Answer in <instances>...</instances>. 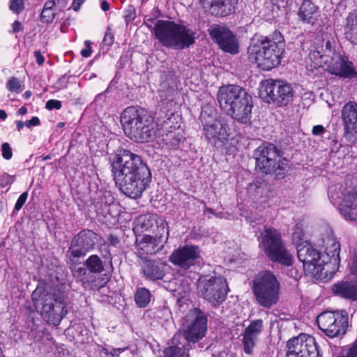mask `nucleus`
Here are the masks:
<instances>
[{
	"label": "nucleus",
	"instance_id": "nucleus-1",
	"mask_svg": "<svg viewBox=\"0 0 357 357\" xmlns=\"http://www.w3.org/2000/svg\"><path fill=\"white\" fill-rule=\"evenodd\" d=\"M112 167L116 185L131 198L140 197L151 182L150 170L142 158L128 150H119Z\"/></svg>",
	"mask_w": 357,
	"mask_h": 357
},
{
	"label": "nucleus",
	"instance_id": "nucleus-2",
	"mask_svg": "<svg viewBox=\"0 0 357 357\" xmlns=\"http://www.w3.org/2000/svg\"><path fill=\"white\" fill-rule=\"evenodd\" d=\"M335 41L329 39L328 34L323 33L314 42L306 61L310 70L326 68L332 75L343 78H353L357 75L352 62L337 53L334 48Z\"/></svg>",
	"mask_w": 357,
	"mask_h": 357
},
{
	"label": "nucleus",
	"instance_id": "nucleus-3",
	"mask_svg": "<svg viewBox=\"0 0 357 357\" xmlns=\"http://www.w3.org/2000/svg\"><path fill=\"white\" fill-rule=\"evenodd\" d=\"M284 52V39L278 32L268 37H253L248 48L250 61L265 70H270L278 66Z\"/></svg>",
	"mask_w": 357,
	"mask_h": 357
},
{
	"label": "nucleus",
	"instance_id": "nucleus-4",
	"mask_svg": "<svg viewBox=\"0 0 357 357\" xmlns=\"http://www.w3.org/2000/svg\"><path fill=\"white\" fill-rule=\"evenodd\" d=\"M121 123L126 135L137 142H150L156 135L153 118L144 109L127 107L121 114Z\"/></svg>",
	"mask_w": 357,
	"mask_h": 357
},
{
	"label": "nucleus",
	"instance_id": "nucleus-5",
	"mask_svg": "<svg viewBox=\"0 0 357 357\" xmlns=\"http://www.w3.org/2000/svg\"><path fill=\"white\" fill-rule=\"evenodd\" d=\"M155 38L163 45L183 50L195 42V32L173 21L158 20L153 28Z\"/></svg>",
	"mask_w": 357,
	"mask_h": 357
},
{
	"label": "nucleus",
	"instance_id": "nucleus-6",
	"mask_svg": "<svg viewBox=\"0 0 357 357\" xmlns=\"http://www.w3.org/2000/svg\"><path fill=\"white\" fill-rule=\"evenodd\" d=\"M32 301L37 311L49 324L59 325L67 314L64 302L48 293L45 287L39 284L32 293Z\"/></svg>",
	"mask_w": 357,
	"mask_h": 357
},
{
	"label": "nucleus",
	"instance_id": "nucleus-7",
	"mask_svg": "<svg viewBox=\"0 0 357 357\" xmlns=\"http://www.w3.org/2000/svg\"><path fill=\"white\" fill-rule=\"evenodd\" d=\"M280 284L275 275L271 271L259 272L253 280V292L257 303L270 308L280 298Z\"/></svg>",
	"mask_w": 357,
	"mask_h": 357
},
{
	"label": "nucleus",
	"instance_id": "nucleus-8",
	"mask_svg": "<svg viewBox=\"0 0 357 357\" xmlns=\"http://www.w3.org/2000/svg\"><path fill=\"white\" fill-rule=\"evenodd\" d=\"M297 255L303 263L305 273L317 279H324L333 275L335 271L321 253L310 243L298 247Z\"/></svg>",
	"mask_w": 357,
	"mask_h": 357
},
{
	"label": "nucleus",
	"instance_id": "nucleus-9",
	"mask_svg": "<svg viewBox=\"0 0 357 357\" xmlns=\"http://www.w3.org/2000/svg\"><path fill=\"white\" fill-rule=\"evenodd\" d=\"M328 196L333 205L347 220L357 221V190L344 184L332 185Z\"/></svg>",
	"mask_w": 357,
	"mask_h": 357
},
{
	"label": "nucleus",
	"instance_id": "nucleus-10",
	"mask_svg": "<svg viewBox=\"0 0 357 357\" xmlns=\"http://www.w3.org/2000/svg\"><path fill=\"white\" fill-rule=\"evenodd\" d=\"M207 328V320L204 313L197 309H192L185 317L182 329L184 333V337L181 335H176L172 339V346H178L183 347L185 349L186 354L187 349L184 344L179 342L181 339L188 342H196L201 340L205 335Z\"/></svg>",
	"mask_w": 357,
	"mask_h": 357
},
{
	"label": "nucleus",
	"instance_id": "nucleus-11",
	"mask_svg": "<svg viewBox=\"0 0 357 357\" xmlns=\"http://www.w3.org/2000/svg\"><path fill=\"white\" fill-rule=\"evenodd\" d=\"M260 245L272 261L287 266L292 265L293 255L283 245L280 233L278 230L266 229L261 234Z\"/></svg>",
	"mask_w": 357,
	"mask_h": 357
},
{
	"label": "nucleus",
	"instance_id": "nucleus-12",
	"mask_svg": "<svg viewBox=\"0 0 357 357\" xmlns=\"http://www.w3.org/2000/svg\"><path fill=\"white\" fill-rule=\"evenodd\" d=\"M198 294L213 305H218L226 298L229 287L222 276H202L197 281Z\"/></svg>",
	"mask_w": 357,
	"mask_h": 357
},
{
	"label": "nucleus",
	"instance_id": "nucleus-13",
	"mask_svg": "<svg viewBox=\"0 0 357 357\" xmlns=\"http://www.w3.org/2000/svg\"><path fill=\"white\" fill-rule=\"evenodd\" d=\"M255 157L257 168L265 174L284 170L287 165V160L279 155L272 144L259 146L255 151Z\"/></svg>",
	"mask_w": 357,
	"mask_h": 357
},
{
	"label": "nucleus",
	"instance_id": "nucleus-14",
	"mask_svg": "<svg viewBox=\"0 0 357 357\" xmlns=\"http://www.w3.org/2000/svg\"><path fill=\"white\" fill-rule=\"evenodd\" d=\"M319 328L328 337H335L346 333L348 314L344 310L321 313L317 317Z\"/></svg>",
	"mask_w": 357,
	"mask_h": 357
},
{
	"label": "nucleus",
	"instance_id": "nucleus-15",
	"mask_svg": "<svg viewBox=\"0 0 357 357\" xmlns=\"http://www.w3.org/2000/svg\"><path fill=\"white\" fill-rule=\"evenodd\" d=\"M293 94L291 86L283 81L269 79L260 84L259 96L266 102L272 100L286 105L291 100Z\"/></svg>",
	"mask_w": 357,
	"mask_h": 357
},
{
	"label": "nucleus",
	"instance_id": "nucleus-16",
	"mask_svg": "<svg viewBox=\"0 0 357 357\" xmlns=\"http://www.w3.org/2000/svg\"><path fill=\"white\" fill-rule=\"evenodd\" d=\"M286 357H322L314 338L302 333L289 339L286 344Z\"/></svg>",
	"mask_w": 357,
	"mask_h": 357
},
{
	"label": "nucleus",
	"instance_id": "nucleus-17",
	"mask_svg": "<svg viewBox=\"0 0 357 357\" xmlns=\"http://www.w3.org/2000/svg\"><path fill=\"white\" fill-rule=\"evenodd\" d=\"M286 357H322L314 338L302 333L289 339L286 344Z\"/></svg>",
	"mask_w": 357,
	"mask_h": 357
},
{
	"label": "nucleus",
	"instance_id": "nucleus-18",
	"mask_svg": "<svg viewBox=\"0 0 357 357\" xmlns=\"http://www.w3.org/2000/svg\"><path fill=\"white\" fill-rule=\"evenodd\" d=\"M317 245L324 248V254L322 256L330 261L331 266L335 272L340 263V244L334 235L333 229L326 227L321 232L320 238L317 241Z\"/></svg>",
	"mask_w": 357,
	"mask_h": 357
},
{
	"label": "nucleus",
	"instance_id": "nucleus-19",
	"mask_svg": "<svg viewBox=\"0 0 357 357\" xmlns=\"http://www.w3.org/2000/svg\"><path fill=\"white\" fill-rule=\"evenodd\" d=\"M135 232L149 231L158 236H165V243L169 238V226L167 221L156 214H144L135 220Z\"/></svg>",
	"mask_w": 357,
	"mask_h": 357
},
{
	"label": "nucleus",
	"instance_id": "nucleus-20",
	"mask_svg": "<svg viewBox=\"0 0 357 357\" xmlns=\"http://www.w3.org/2000/svg\"><path fill=\"white\" fill-rule=\"evenodd\" d=\"M201 250L198 245L185 244L174 250L169 257V261L187 270L194 266L200 258Z\"/></svg>",
	"mask_w": 357,
	"mask_h": 357
},
{
	"label": "nucleus",
	"instance_id": "nucleus-21",
	"mask_svg": "<svg viewBox=\"0 0 357 357\" xmlns=\"http://www.w3.org/2000/svg\"><path fill=\"white\" fill-rule=\"evenodd\" d=\"M208 33L223 51L231 54H236L238 52V40L227 26L213 24L209 27Z\"/></svg>",
	"mask_w": 357,
	"mask_h": 357
},
{
	"label": "nucleus",
	"instance_id": "nucleus-22",
	"mask_svg": "<svg viewBox=\"0 0 357 357\" xmlns=\"http://www.w3.org/2000/svg\"><path fill=\"white\" fill-rule=\"evenodd\" d=\"M98 241L97 234L91 230H83L75 236L71 241L68 253L74 257L84 256Z\"/></svg>",
	"mask_w": 357,
	"mask_h": 357
},
{
	"label": "nucleus",
	"instance_id": "nucleus-23",
	"mask_svg": "<svg viewBox=\"0 0 357 357\" xmlns=\"http://www.w3.org/2000/svg\"><path fill=\"white\" fill-rule=\"evenodd\" d=\"M248 94L242 87L229 84L219 89L217 97L221 108L227 113L229 110V107H233Z\"/></svg>",
	"mask_w": 357,
	"mask_h": 357
},
{
	"label": "nucleus",
	"instance_id": "nucleus-24",
	"mask_svg": "<svg viewBox=\"0 0 357 357\" xmlns=\"http://www.w3.org/2000/svg\"><path fill=\"white\" fill-rule=\"evenodd\" d=\"M204 135L207 140L215 144L220 142L224 143L229 137V124L227 121L219 118L206 122L204 126Z\"/></svg>",
	"mask_w": 357,
	"mask_h": 357
},
{
	"label": "nucleus",
	"instance_id": "nucleus-25",
	"mask_svg": "<svg viewBox=\"0 0 357 357\" xmlns=\"http://www.w3.org/2000/svg\"><path fill=\"white\" fill-rule=\"evenodd\" d=\"M342 118L346 137L351 142L357 141V104L354 102L345 104L342 109Z\"/></svg>",
	"mask_w": 357,
	"mask_h": 357
},
{
	"label": "nucleus",
	"instance_id": "nucleus-26",
	"mask_svg": "<svg viewBox=\"0 0 357 357\" xmlns=\"http://www.w3.org/2000/svg\"><path fill=\"white\" fill-rule=\"evenodd\" d=\"M263 328L264 322L262 319L253 320L245 327L241 340L245 353L251 354L253 352Z\"/></svg>",
	"mask_w": 357,
	"mask_h": 357
},
{
	"label": "nucleus",
	"instance_id": "nucleus-27",
	"mask_svg": "<svg viewBox=\"0 0 357 357\" xmlns=\"http://www.w3.org/2000/svg\"><path fill=\"white\" fill-rule=\"evenodd\" d=\"M165 236H158V235H136V245L137 251L140 255H153L161 250L163 245H160L162 241L165 242Z\"/></svg>",
	"mask_w": 357,
	"mask_h": 357
},
{
	"label": "nucleus",
	"instance_id": "nucleus-28",
	"mask_svg": "<svg viewBox=\"0 0 357 357\" xmlns=\"http://www.w3.org/2000/svg\"><path fill=\"white\" fill-rule=\"evenodd\" d=\"M252 107V98L251 96L248 94L233 107H229V110L227 114L234 119L241 123H246L250 119Z\"/></svg>",
	"mask_w": 357,
	"mask_h": 357
},
{
	"label": "nucleus",
	"instance_id": "nucleus-29",
	"mask_svg": "<svg viewBox=\"0 0 357 357\" xmlns=\"http://www.w3.org/2000/svg\"><path fill=\"white\" fill-rule=\"evenodd\" d=\"M333 294L341 298L351 301H357V282L342 281L333 284Z\"/></svg>",
	"mask_w": 357,
	"mask_h": 357
},
{
	"label": "nucleus",
	"instance_id": "nucleus-30",
	"mask_svg": "<svg viewBox=\"0 0 357 357\" xmlns=\"http://www.w3.org/2000/svg\"><path fill=\"white\" fill-rule=\"evenodd\" d=\"M167 288L173 292L174 296L178 298V302H181L182 299L185 298L191 290L190 283L184 278H174L169 281Z\"/></svg>",
	"mask_w": 357,
	"mask_h": 357
},
{
	"label": "nucleus",
	"instance_id": "nucleus-31",
	"mask_svg": "<svg viewBox=\"0 0 357 357\" xmlns=\"http://www.w3.org/2000/svg\"><path fill=\"white\" fill-rule=\"evenodd\" d=\"M237 2L238 0H214L208 10L214 16H227L234 11Z\"/></svg>",
	"mask_w": 357,
	"mask_h": 357
},
{
	"label": "nucleus",
	"instance_id": "nucleus-32",
	"mask_svg": "<svg viewBox=\"0 0 357 357\" xmlns=\"http://www.w3.org/2000/svg\"><path fill=\"white\" fill-rule=\"evenodd\" d=\"M158 125L161 127V130L171 133L174 130L180 128L178 116L172 112H168L165 114L164 116L162 114H159Z\"/></svg>",
	"mask_w": 357,
	"mask_h": 357
},
{
	"label": "nucleus",
	"instance_id": "nucleus-33",
	"mask_svg": "<svg viewBox=\"0 0 357 357\" xmlns=\"http://www.w3.org/2000/svg\"><path fill=\"white\" fill-rule=\"evenodd\" d=\"M142 270L144 275L152 280L161 279L164 276L162 266L155 261L145 260L142 264Z\"/></svg>",
	"mask_w": 357,
	"mask_h": 357
},
{
	"label": "nucleus",
	"instance_id": "nucleus-34",
	"mask_svg": "<svg viewBox=\"0 0 357 357\" xmlns=\"http://www.w3.org/2000/svg\"><path fill=\"white\" fill-rule=\"evenodd\" d=\"M317 7L310 0H304L299 8V17L307 23H313Z\"/></svg>",
	"mask_w": 357,
	"mask_h": 357
},
{
	"label": "nucleus",
	"instance_id": "nucleus-35",
	"mask_svg": "<svg viewBox=\"0 0 357 357\" xmlns=\"http://www.w3.org/2000/svg\"><path fill=\"white\" fill-rule=\"evenodd\" d=\"M347 21L346 36L351 43L357 44V12L354 11L350 13Z\"/></svg>",
	"mask_w": 357,
	"mask_h": 357
},
{
	"label": "nucleus",
	"instance_id": "nucleus-36",
	"mask_svg": "<svg viewBox=\"0 0 357 357\" xmlns=\"http://www.w3.org/2000/svg\"><path fill=\"white\" fill-rule=\"evenodd\" d=\"M304 225L302 222H298L295 225L292 232V241L296 245V249L298 247L303 246L310 243L305 237L303 231Z\"/></svg>",
	"mask_w": 357,
	"mask_h": 357
},
{
	"label": "nucleus",
	"instance_id": "nucleus-37",
	"mask_svg": "<svg viewBox=\"0 0 357 357\" xmlns=\"http://www.w3.org/2000/svg\"><path fill=\"white\" fill-rule=\"evenodd\" d=\"M150 291L144 287L137 290L135 296V300L137 305L141 307H146L151 301Z\"/></svg>",
	"mask_w": 357,
	"mask_h": 357
},
{
	"label": "nucleus",
	"instance_id": "nucleus-38",
	"mask_svg": "<svg viewBox=\"0 0 357 357\" xmlns=\"http://www.w3.org/2000/svg\"><path fill=\"white\" fill-rule=\"evenodd\" d=\"M85 264L87 268L92 273H100L103 270L102 261L97 255L90 256Z\"/></svg>",
	"mask_w": 357,
	"mask_h": 357
},
{
	"label": "nucleus",
	"instance_id": "nucleus-39",
	"mask_svg": "<svg viewBox=\"0 0 357 357\" xmlns=\"http://www.w3.org/2000/svg\"><path fill=\"white\" fill-rule=\"evenodd\" d=\"M162 357H187V354L183 347L169 346L164 349Z\"/></svg>",
	"mask_w": 357,
	"mask_h": 357
},
{
	"label": "nucleus",
	"instance_id": "nucleus-40",
	"mask_svg": "<svg viewBox=\"0 0 357 357\" xmlns=\"http://www.w3.org/2000/svg\"><path fill=\"white\" fill-rule=\"evenodd\" d=\"M6 88L10 92L15 93H20L23 91V86L20 81L15 77H12L8 80Z\"/></svg>",
	"mask_w": 357,
	"mask_h": 357
},
{
	"label": "nucleus",
	"instance_id": "nucleus-41",
	"mask_svg": "<svg viewBox=\"0 0 357 357\" xmlns=\"http://www.w3.org/2000/svg\"><path fill=\"white\" fill-rule=\"evenodd\" d=\"M26 0H9V10L14 14L19 15L25 8Z\"/></svg>",
	"mask_w": 357,
	"mask_h": 357
},
{
	"label": "nucleus",
	"instance_id": "nucleus-42",
	"mask_svg": "<svg viewBox=\"0 0 357 357\" xmlns=\"http://www.w3.org/2000/svg\"><path fill=\"white\" fill-rule=\"evenodd\" d=\"M55 17V10L43 9L40 13V20L43 23H51Z\"/></svg>",
	"mask_w": 357,
	"mask_h": 357
},
{
	"label": "nucleus",
	"instance_id": "nucleus-43",
	"mask_svg": "<svg viewBox=\"0 0 357 357\" xmlns=\"http://www.w3.org/2000/svg\"><path fill=\"white\" fill-rule=\"evenodd\" d=\"M348 268L351 273L357 277V248L353 251L351 259L348 263Z\"/></svg>",
	"mask_w": 357,
	"mask_h": 357
},
{
	"label": "nucleus",
	"instance_id": "nucleus-44",
	"mask_svg": "<svg viewBox=\"0 0 357 357\" xmlns=\"http://www.w3.org/2000/svg\"><path fill=\"white\" fill-rule=\"evenodd\" d=\"M14 176H10L6 173L0 174V186L1 188H6L14 182Z\"/></svg>",
	"mask_w": 357,
	"mask_h": 357
},
{
	"label": "nucleus",
	"instance_id": "nucleus-45",
	"mask_svg": "<svg viewBox=\"0 0 357 357\" xmlns=\"http://www.w3.org/2000/svg\"><path fill=\"white\" fill-rule=\"evenodd\" d=\"M2 156L6 160L11 159L13 156V150L10 144L7 142H3L1 146Z\"/></svg>",
	"mask_w": 357,
	"mask_h": 357
},
{
	"label": "nucleus",
	"instance_id": "nucleus-46",
	"mask_svg": "<svg viewBox=\"0 0 357 357\" xmlns=\"http://www.w3.org/2000/svg\"><path fill=\"white\" fill-rule=\"evenodd\" d=\"M259 185V183H250L248 188V193L253 196H257L261 194V188Z\"/></svg>",
	"mask_w": 357,
	"mask_h": 357
},
{
	"label": "nucleus",
	"instance_id": "nucleus-47",
	"mask_svg": "<svg viewBox=\"0 0 357 357\" xmlns=\"http://www.w3.org/2000/svg\"><path fill=\"white\" fill-rule=\"evenodd\" d=\"M27 197H28V193L26 192H24L20 195V196L18 197V199L15 203V209L16 211H20L22 208L23 205L24 204V203L26 202V201L27 199Z\"/></svg>",
	"mask_w": 357,
	"mask_h": 357
},
{
	"label": "nucleus",
	"instance_id": "nucleus-48",
	"mask_svg": "<svg viewBox=\"0 0 357 357\" xmlns=\"http://www.w3.org/2000/svg\"><path fill=\"white\" fill-rule=\"evenodd\" d=\"M45 107L49 110H52L54 109H59L61 107V101L57 100H49L46 102Z\"/></svg>",
	"mask_w": 357,
	"mask_h": 357
},
{
	"label": "nucleus",
	"instance_id": "nucleus-49",
	"mask_svg": "<svg viewBox=\"0 0 357 357\" xmlns=\"http://www.w3.org/2000/svg\"><path fill=\"white\" fill-rule=\"evenodd\" d=\"M23 30H24L23 24L19 20H15L11 24V30L9 31V32L10 33L16 34V33L23 31Z\"/></svg>",
	"mask_w": 357,
	"mask_h": 357
},
{
	"label": "nucleus",
	"instance_id": "nucleus-50",
	"mask_svg": "<svg viewBox=\"0 0 357 357\" xmlns=\"http://www.w3.org/2000/svg\"><path fill=\"white\" fill-rule=\"evenodd\" d=\"M86 47L81 51V54L83 57H89L91 54V43L89 40L85 41Z\"/></svg>",
	"mask_w": 357,
	"mask_h": 357
},
{
	"label": "nucleus",
	"instance_id": "nucleus-51",
	"mask_svg": "<svg viewBox=\"0 0 357 357\" xmlns=\"http://www.w3.org/2000/svg\"><path fill=\"white\" fill-rule=\"evenodd\" d=\"M347 357H357V337L349 349Z\"/></svg>",
	"mask_w": 357,
	"mask_h": 357
},
{
	"label": "nucleus",
	"instance_id": "nucleus-52",
	"mask_svg": "<svg viewBox=\"0 0 357 357\" xmlns=\"http://www.w3.org/2000/svg\"><path fill=\"white\" fill-rule=\"evenodd\" d=\"M325 132V128L321 125H317L312 128V132L314 135H321Z\"/></svg>",
	"mask_w": 357,
	"mask_h": 357
},
{
	"label": "nucleus",
	"instance_id": "nucleus-53",
	"mask_svg": "<svg viewBox=\"0 0 357 357\" xmlns=\"http://www.w3.org/2000/svg\"><path fill=\"white\" fill-rule=\"evenodd\" d=\"M34 56L36 58V62L38 65H43L45 62V58L42 55L40 51H35Z\"/></svg>",
	"mask_w": 357,
	"mask_h": 357
},
{
	"label": "nucleus",
	"instance_id": "nucleus-54",
	"mask_svg": "<svg viewBox=\"0 0 357 357\" xmlns=\"http://www.w3.org/2000/svg\"><path fill=\"white\" fill-rule=\"evenodd\" d=\"M126 349L125 348H118V349H112V351H109L107 349H103L105 354H112L113 356L115 355H118L122 353Z\"/></svg>",
	"mask_w": 357,
	"mask_h": 357
},
{
	"label": "nucleus",
	"instance_id": "nucleus-55",
	"mask_svg": "<svg viewBox=\"0 0 357 357\" xmlns=\"http://www.w3.org/2000/svg\"><path fill=\"white\" fill-rule=\"evenodd\" d=\"M103 40L106 45H111L114 41V36L111 33L107 32Z\"/></svg>",
	"mask_w": 357,
	"mask_h": 357
},
{
	"label": "nucleus",
	"instance_id": "nucleus-56",
	"mask_svg": "<svg viewBox=\"0 0 357 357\" xmlns=\"http://www.w3.org/2000/svg\"><path fill=\"white\" fill-rule=\"evenodd\" d=\"M40 123V120L38 117H32L29 121H27L26 126L27 127L36 126Z\"/></svg>",
	"mask_w": 357,
	"mask_h": 357
},
{
	"label": "nucleus",
	"instance_id": "nucleus-57",
	"mask_svg": "<svg viewBox=\"0 0 357 357\" xmlns=\"http://www.w3.org/2000/svg\"><path fill=\"white\" fill-rule=\"evenodd\" d=\"M55 6H56V3H55L54 1H52V0L47 1L45 3V5H44L43 9L55 10V8H54Z\"/></svg>",
	"mask_w": 357,
	"mask_h": 357
},
{
	"label": "nucleus",
	"instance_id": "nucleus-58",
	"mask_svg": "<svg viewBox=\"0 0 357 357\" xmlns=\"http://www.w3.org/2000/svg\"><path fill=\"white\" fill-rule=\"evenodd\" d=\"M84 1V0H73L72 3V8L75 11H77L79 10L82 3Z\"/></svg>",
	"mask_w": 357,
	"mask_h": 357
},
{
	"label": "nucleus",
	"instance_id": "nucleus-59",
	"mask_svg": "<svg viewBox=\"0 0 357 357\" xmlns=\"http://www.w3.org/2000/svg\"><path fill=\"white\" fill-rule=\"evenodd\" d=\"M202 6L205 9H209L210 6L214 2V0H199Z\"/></svg>",
	"mask_w": 357,
	"mask_h": 357
},
{
	"label": "nucleus",
	"instance_id": "nucleus-60",
	"mask_svg": "<svg viewBox=\"0 0 357 357\" xmlns=\"http://www.w3.org/2000/svg\"><path fill=\"white\" fill-rule=\"evenodd\" d=\"M108 240H109V243H110L111 245H116V244H118V243H119V239H118V238H117V237H116V236H113V235H110V236H109Z\"/></svg>",
	"mask_w": 357,
	"mask_h": 357
},
{
	"label": "nucleus",
	"instance_id": "nucleus-61",
	"mask_svg": "<svg viewBox=\"0 0 357 357\" xmlns=\"http://www.w3.org/2000/svg\"><path fill=\"white\" fill-rule=\"evenodd\" d=\"M101 8L104 11H107L109 9V3L106 1H102L101 2Z\"/></svg>",
	"mask_w": 357,
	"mask_h": 357
},
{
	"label": "nucleus",
	"instance_id": "nucleus-62",
	"mask_svg": "<svg viewBox=\"0 0 357 357\" xmlns=\"http://www.w3.org/2000/svg\"><path fill=\"white\" fill-rule=\"evenodd\" d=\"M7 118V114L6 112L3 110V109H0V119L1 121H5Z\"/></svg>",
	"mask_w": 357,
	"mask_h": 357
},
{
	"label": "nucleus",
	"instance_id": "nucleus-63",
	"mask_svg": "<svg viewBox=\"0 0 357 357\" xmlns=\"http://www.w3.org/2000/svg\"><path fill=\"white\" fill-rule=\"evenodd\" d=\"M16 125H17V128L18 130H22L24 126V123L21 121H17Z\"/></svg>",
	"mask_w": 357,
	"mask_h": 357
},
{
	"label": "nucleus",
	"instance_id": "nucleus-64",
	"mask_svg": "<svg viewBox=\"0 0 357 357\" xmlns=\"http://www.w3.org/2000/svg\"><path fill=\"white\" fill-rule=\"evenodd\" d=\"M27 112V109L25 107H22L21 108H20V109L18 110V113L21 115H24Z\"/></svg>",
	"mask_w": 357,
	"mask_h": 357
}]
</instances>
